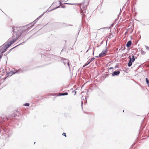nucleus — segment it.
<instances>
[{"instance_id": "1", "label": "nucleus", "mask_w": 149, "mask_h": 149, "mask_svg": "<svg viewBox=\"0 0 149 149\" xmlns=\"http://www.w3.org/2000/svg\"><path fill=\"white\" fill-rule=\"evenodd\" d=\"M12 31L13 32V36L9 39L7 44H5V45L0 47L1 53H2L3 54L11 45L14 43L23 33L27 32L28 31V30L27 29V27L25 26L19 27H14L13 28Z\"/></svg>"}, {"instance_id": "2", "label": "nucleus", "mask_w": 149, "mask_h": 149, "mask_svg": "<svg viewBox=\"0 0 149 149\" xmlns=\"http://www.w3.org/2000/svg\"><path fill=\"white\" fill-rule=\"evenodd\" d=\"M88 3L87 1H84L81 4L80 13L84 14L86 13V10Z\"/></svg>"}, {"instance_id": "3", "label": "nucleus", "mask_w": 149, "mask_h": 149, "mask_svg": "<svg viewBox=\"0 0 149 149\" xmlns=\"http://www.w3.org/2000/svg\"><path fill=\"white\" fill-rule=\"evenodd\" d=\"M129 58L130 61L128 64V66L129 67H130L132 64V62H134L135 61V59L134 58V56L133 55H132V57H131V56H129Z\"/></svg>"}, {"instance_id": "4", "label": "nucleus", "mask_w": 149, "mask_h": 149, "mask_svg": "<svg viewBox=\"0 0 149 149\" xmlns=\"http://www.w3.org/2000/svg\"><path fill=\"white\" fill-rule=\"evenodd\" d=\"M107 51L106 49L103 50L102 52L99 54V57L100 58L106 55Z\"/></svg>"}, {"instance_id": "5", "label": "nucleus", "mask_w": 149, "mask_h": 149, "mask_svg": "<svg viewBox=\"0 0 149 149\" xmlns=\"http://www.w3.org/2000/svg\"><path fill=\"white\" fill-rule=\"evenodd\" d=\"M132 45V42L131 40H129L128 41L126 44L127 47H130Z\"/></svg>"}, {"instance_id": "6", "label": "nucleus", "mask_w": 149, "mask_h": 149, "mask_svg": "<svg viewBox=\"0 0 149 149\" xmlns=\"http://www.w3.org/2000/svg\"><path fill=\"white\" fill-rule=\"evenodd\" d=\"M120 72L119 71H115L113 72V74H112V75L113 76L115 75H117L119 74H120Z\"/></svg>"}, {"instance_id": "7", "label": "nucleus", "mask_w": 149, "mask_h": 149, "mask_svg": "<svg viewBox=\"0 0 149 149\" xmlns=\"http://www.w3.org/2000/svg\"><path fill=\"white\" fill-rule=\"evenodd\" d=\"M68 94V93L66 92V93H59V95L60 96H61V95H67Z\"/></svg>"}, {"instance_id": "8", "label": "nucleus", "mask_w": 149, "mask_h": 149, "mask_svg": "<svg viewBox=\"0 0 149 149\" xmlns=\"http://www.w3.org/2000/svg\"><path fill=\"white\" fill-rule=\"evenodd\" d=\"M90 63L91 62L89 61V60H88L86 63L85 65L84 66V67L89 64V63Z\"/></svg>"}, {"instance_id": "9", "label": "nucleus", "mask_w": 149, "mask_h": 149, "mask_svg": "<svg viewBox=\"0 0 149 149\" xmlns=\"http://www.w3.org/2000/svg\"><path fill=\"white\" fill-rule=\"evenodd\" d=\"M146 82L147 84L148 85V86H149V81L148 80V79L147 78H146Z\"/></svg>"}, {"instance_id": "10", "label": "nucleus", "mask_w": 149, "mask_h": 149, "mask_svg": "<svg viewBox=\"0 0 149 149\" xmlns=\"http://www.w3.org/2000/svg\"><path fill=\"white\" fill-rule=\"evenodd\" d=\"M29 103H26L24 104V105L26 106H28L29 105Z\"/></svg>"}, {"instance_id": "11", "label": "nucleus", "mask_w": 149, "mask_h": 149, "mask_svg": "<svg viewBox=\"0 0 149 149\" xmlns=\"http://www.w3.org/2000/svg\"><path fill=\"white\" fill-rule=\"evenodd\" d=\"M94 59H95V58H91V59L90 60H89V61L91 62L92 61H93V60Z\"/></svg>"}, {"instance_id": "12", "label": "nucleus", "mask_w": 149, "mask_h": 149, "mask_svg": "<svg viewBox=\"0 0 149 149\" xmlns=\"http://www.w3.org/2000/svg\"><path fill=\"white\" fill-rule=\"evenodd\" d=\"M62 135H64V136L65 137H66V133H63V134H62Z\"/></svg>"}, {"instance_id": "13", "label": "nucleus", "mask_w": 149, "mask_h": 149, "mask_svg": "<svg viewBox=\"0 0 149 149\" xmlns=\"http://www.w3.org/2000/svg\"><path fill=\"white\" fill-rule=\"evenodd\" d=\"M73 92H74V95H76V91H73Z\"/></svg>"}, {"instance_id": "14", "label": "nucleus", "mask_w": 149, "mask_h": 149, "mask_svg": "<svg viewBox=\"0 0 149 149\" xmlns=\"http://www.w3.org/2000/svg\"><path fill=\"white\" fill-rule=\"evenodd\" d=\"M68 66L69 67L70 66H69V61H68Z\"/></svg>"}, {"instance_id": "15", "label": "nucleus", "mask_w": 149, "mask_h": 149, "mask_svg": "<svg viewBox=\"0 0 149 149\" xmlns=\"http://www.w3.org/2000/svg\"><path fill=\"white\" fill-rule=\"evenodd\" d=\"M16 116V115L15 114H14V115H12V116H14V117H15Z\"/></svg>"}, {"instance_id": "16", "label": "nucleus", "mask_w": 149, "mask_h": 149, "mask_svg": "<svg viewBox=\"0 0 149 149\" xmlns=\"http://www.w3.org/2000/svg\"><path fill=\"white\" fill-rule=\"evenodd\" d=\"M113 68V67H110L109 68V69H112Z\"/></svg>"}, {"instance_id": "17", "label": "nucleus", "mask_w": 149, "mask_h": 149, "mask_svg": "<svg viewBox=\"0 0 149 149\" xmlns=\"http://www.w3.org/2000/svg\"><path fill=\"white\" fill-rule=\"evenodd\" d=\"M13 74V73H12L11 74V75H12Z\"/></svg>"}, {"instance_id": "18", "label": "nucleus", "mask_w": 149, "mask_h": 149, "mask_svg": "<svg viewBox=\"0 0 149 149\" xmlns=\"http://www.w3.org/2000/svg\"><path fill=\"white\" fill-rule=\"evenodd\" d=\"M94 50H93V54L94 53Z\"/></svg>"}, {"instance_id": "19", "label": "nucleus", "mask_w": 149, "mask_h": 149, "mask_svg": "<svg viewBox=\"0 0 149 149\" xmlns=\"http://www.w3.org/2000/svg\"><path fill=\"white\" fill-rule=\"evenodd\" d=\"M88 50L87 51V52L88 51Z\"/></svg>"}, {"instance_id": "20", "label": "nucleus", "mask_w": 149, "mask_h": 149, "mask_svg": "<svg viewBox=\"0 0 149 149\" xmlns=\"http://www.w3.org/2000/svg\"><path fill=\"white\" fill-rule=\"evenodd\" d=\"M149 49V48H148Z\"/></svg>"}]
</instances>
